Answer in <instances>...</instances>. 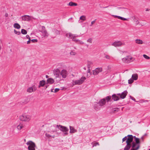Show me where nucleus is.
I'll use <instances>...</instances> for the list:
<instances>
[{
    "label": "nucleus",
    "instance_id": "1",
    "mask_svg": "<svg viewBox=\"0 0 150 150\" xmlns=\"http://www.w3.org/2000/svg\"><path fill=\"white\" fill-rule=\"evenodd\" d=\"M31 117L30 115L24 114L20 117V120L25 122H28L31 120Z\"/></svg>",
    "mask_w": 150,
    "mask_h": 150
},
{
    "label": "nucleus",
    "instance_id": "2",
    "mask_svg": "<svg viewBox=\"0 0 150 150\" xmlns=\"http://www.w3.org/2000/svg\"><path fill=\"white\" fill-rule=\"evenodd\" d=\"M66 36L68 38L72 39L73 41L76 42H77L79 41H80V40L79 39H76V37L78 36L77 35H73L71 33H69L66 34Z\"/></svg>",
    "mask_w": 150,
    "mask_h": 150
},
{
    "label": "nucleus",
    "instance_id": "3",
    "mask_svg": "<svg viewBox=\"0 0 150 150\" xmlns=\"http://www.w3.org/2000/svg\"><path fill=\"white\" fill-rule=\"evenodd\" d=\"M86 79L85 77L83 76L81 78L78 80H76L75 81H73V85H80L82 84L84 81Z\"/></svg>",
    "mask_w": 150,
    "mask_h": 150
},
{
    "label": "nucleus",
    "instance_id": "4",
    "mask_svg": "<svg viewBox=\"0 0 150 150\" xmlns=\"http://www.w3.org/2000/svg\"><path fill=\"white\" fill-rule=\"evenodd\" d=\"M26 144L28 145V149L29 150H35L36 146L35 143L31 141H28L26 143Z\"/></svg>",
    "mask_w": 150,
    "mask_h": 150
},
{
    "label": "nucleus",
    "instance_id": "5",
    "mask_svg": "<svg viewBox=\"0 0 150 150\" xmlns=\"http://www.w3.org/2000/svg\"><path fill=\"white\" fill-rule=\"evenodd\" d=\"M133 58L131 56L129 55L126 56L125 57L122 59V61L125 63H129L133 62Z\"/></svg>",
    "mask_w": 150,
    "mask_h": 150
},
{
    "label": "nucleus",
    "instance_id": "6",
    "mask_svg": "<svg viewBox=\"0 0 150 150\" xmlns=\"http://www.w3.org/2000/svg\"><path fill=\"white\" fill-rule=\"evenodd\" d=\"M56 127L60 131L63 132H67L69 130V129L67 127L60 125H57Z\"/></svg>",
    "mask_w": 150,
    "mask_h": 150
},
{
    "label": "nucleus",
    "instance_id": "7",
    "mask_svg": "<svg viewBox=\"0 0 150 150\" xmlns=\"http://www.w3.org/2000/svg\"><path fill=\"white\" fill-rule=\"evenodd\" d=\"M125 44L124 43H123L122 42L120 41H116L112 44V45L114 46L115 47H120L122 45H124Z\"/></svg>",
    "mask_w": 150,
    "mask_h": 150
},
{
    "label": "nucleus",
    "instance_id": "8",
    "mask_svg": "<svg viewBox=\"0 0 150 150\" xmlns=\"http://www.w3.org/2000/svg\"><path fill=\"white\" fill-rule=\"evenodd\" d=\"M21 18L22 20L26 21H30L31 20V18L34 19H35L32 16L26 15H25L22 16Z\"/></svg>",
    "mask_w": 150,
    "mask_h": 150
},
{
    "label": "nucleus",
    "instance_id": "9",
    "mask_svg": "<svg viewBox=\"0 0 150 150\" xmlns=\"http://www.w3.org/2000/svg\"><path fill=\"white\" fill-rule=\"evenodd\" d=\"M102 69L101 67H99L96 68L93 71V74L94 75H97L99 72L102 71Z\"/></svg>",
    "mask_w": 150,
    "mask_h": 150
},
{
    "label": "nucleus",
    "instance_id": "10",
    "mask_svg": "<svg viewBox=\"0 0 150 150\" xmlns=\"http://www.w3.org/2000/svg\"><path fill=\"white\" fill-rule=\"evenodd\" d=\"M128 137L126 141V143H130L133 141V137L132 135H128L127 136Z\"/></svg>",
    "mask_w": 150,
    "mask_h": 150
},
{
    "label": "nucleus",
    "instance_id": "11",
    "mask_svg": "<svg viewBox=\"0 0 150 150\" xmlns=\"http://www.w3.org/2000/svg\"><path fill=\"white\" fill-rule=\"evenodd\" d=\"M60 74L63 78H65L67 75V72L65 69H63L60 73Z\"/></svg>",
    "mask_w": 150,
    "mask_h": 150
},
{
    "label": "nucleus",
    "instance_id": "12",
    "mask_svg": "<svg viewBox=\"0 0 150 150\" xmlns=\"http://www.w3.org/2000/svg\"><path fill=\"white\" fill-rule=\"evenodd\" d=\"M36 90V88L33 86L32 87H30L28 88L27 89V92L29 93H31L35 91Z\"/></svg>",
    "mask_w": 150,
    "mask_h": 150
},
{
    "label": "nucleus",
    "instance_id": "13",
    "mask_svg": "<svg viewBox=\"0 0 150 150\" xmlns=\"http://www.w3.org/2000/svg\"><path fill=\"white\" fill-rule=\"evenodd\" d=\"M53 73L55 77L57 78L59 76L60 71L59 69H57L54 70Z\"/></svg>",
    "mask_w": 150,
    "mask_h": 150
},
{
    "label": "nucleus",
    "instance_id": "14",
    "mask_svg": "<svg viewBox=\"0 0 150 150\" xmlns=\"http://www.w3.org/2000/svg\"><path fill=\"white\" fill-rule=\"evenodd\" d=\"M98 103L99 106H102L105 104L106 103L105 100V98L101 99Z\"/></svg>",
    "mask_w": 150,
    "mask_h": 150
},
{
    "label": "nucleus",
    "instance_id": "15",
    "mask_svg": "<svg viewBox=\"0 0 150 150\" xmlns=\"http://www.w3.org/2000/svg\"><path fill=\"white\" fill-rule=\"evenodd\" d=\"M69 128L70 130L69 132L70 133H74L77 132V130L75 129L72 126H69Z\"/></svg>",
    "mask_w": 150,
    "mask_h": 150
},
{
    "label": "nucleus",
    "instance_id": "16",
    "mask_svg": "<svg viewBox=\"0 0 150 150\" xmlns=\"http://www.w3.org/2000/svg\"><path fill=\"white\" fill-rule=\"evenodd\" d=\"M117 8L118 9H121V11L122 13L123 14H125L127 13L128 9L127 8L122 7H118Z\"/></svg>",
    "mask_w": 150,
    "mask_h": 150
},
{
    "label": "nucleus",
    "instance_id": "17",
    "mask_svg": "<svg viewBox=\"0 0 150 150\" xmlns=\"http://www.w3.org/2000/svg\"><path fill=\"white\" fill-rule=\"evenodd\" d=\"M127 93L128 92L127 91H124L121 94V96H120V98L122 99L124 98L127 96Z\"/></svg>",
    "mask_w": 150,
    "mask_h": 150
},
{
    "label": "nucleus",
    "instance_id": "18",
    "mask_svg": "<svg viewBox=\"0 0 150 150\" xmlns=\"http://www.w3.org/2000/svg\"><path fill=\"white\" fill-rule=\"evenodd\" d=\"M46 83L45 81L44 80H42L40 81L39 82V85L38 86V88H40L41 87L43 86Z\"/></svg>",
    "mask_w": 150,
    "mask_h": 150
},
{
    "label": "nucleus",
    "instance_id": "19",
    "mask_svg": "<svg viewBox=\"0 0 150 150\" xmlns=\"http://www.w3.org/2000/svg\"><path fill=\"white\" fill-rule=\"evenodd\" d=\"M127 143V145L124 149V150H128L131 147V144L128 143Z\"/></svg>",
    "mask_w": 150,
    "mask_h": 150
},
{
    "label": "nucleus",
    "instance_id": "20",
    "mask_svg": "<svg viewBox=\"0 0 150 150\" xmlns=\"http://www.w3.org/2000/svg\"><path fill=\"white\" fill-rule=\"evenodd\" d=\"M47 83L52 84L54 83V81L53 79L50 78L47 80Z\"/></svg>",
    "mask_w": 150,
    "mask_h": 150
},
{
    "label": "nucleus",
    "instance_id": "21",
    "mask_svg": "<svg viewBox=\"0 0 150 150\" xmlns=\"http://www.w3.org/2000/svg\"><path fill=\"white\" fill-rule=\"evenodd\" d=\"M98 103H96L94 105V108L96 110H98L100 109V108L98 106Z\"/></svg>",
    "mask_w": 150,
    "mask_h": 150
},
{
    "label": "nucleus",
    "instance_id": "22",
    "mask_svg": "<svg viewBox=\"0 0 150 150\" xmlns=\"http://www.w3.org/2000/svg\"><path fill=\"white\" fill-rule=\"evenodd\" d=\"M43 34L44 37H47L49 35V34L46 30H44L43 31H40Z\"/></svg>",
    "mask_w": 150,
    "mask_h": 150
},
{
    "label": "nucleus",
    "instance_id": "23",
    "mask_svg": "<svg viewBox=\"0 0 150 150\" xmlns=\"http://www.w3.org/2000/svg\"><path fill=\"white\" fill-rule=\"evenodd\" d=\"M138 77V75L137 74H133L132 76V78L134 80H137Z\"/></svg>",
    "mask_w": 150,
    "mask_h": 150
},
{
    "label": "nucleus",
    "instance_id": "24",
    "mask_svg": "<svg viewBox=\"0 0 150 150\" xmlns=\"http://www.w3.org/2000/svg\"><path fill=\"white\" fill-rule=\"evenodd\" d=\"M112 99L114 101H116L119 99V98L115 94L112 95Z\"/></svg>",
    "mask_w": 150,
    "mask_h": 150
},
{
    "label": "nucleus",
    "instance_id": "25",
    "mask_svg": "<svg viewBox=\"0 0 150 150\" xmlns=\"http://www.w3.org/2000/svg\"><path fill=\"white\" fill-rule=\"evenodd\" d=\"M135 42L138 44H143V42L140 39H137L135 40Z\"/></svg>",
    "mask_w": 150,
    "mask_h": 150
},
{
    "label": "nucleus",
    "instance_id": "26",
    "mask_svg": "<svg viewBox=\"0 0 150 150\" xmlns=\"http://www.w3.org/2000/svg\"><path fill=\"white\" fill-rule=\"evenodd\" d=\"M68 5H69L70 6H77V4L76 3L73 2L72 1L70 2L68 4Z\"/></svg>",
    "mask_w": 150,
    "mask_h": 150
},
{
    "label": "nucleus",
    "instance_id": "27",
    "mask_svg": "<svg viewBox=\"0 0 150 150\" xmlns=\"http://www.w3.org/2000/svg\"><path fill=\"white\" fill-rule=\"evenodd\" d=\"M119 110V109L117 108H113L112 109L111 112L113 113H115L116 112H118Z\"/></svg>",
    "mask_w": 150,
    "mask_h": 150
},
{
    "label": "nucleus",
    "instance_id": "28",
    "mask_svg": "<svg viewBox=\"0 0 150 150\" xmlns=\"http://www.w3.org/2000/svg\"><path fill=\"white\" fill-rule=\"evenodd\" d=\"M23 127V125L22 124H20L17 126V128L19 130H21Z\"/></svg>",
    "mask_w": 150,
    "mask_h": 150
},
{
    "label": "nucleus",
    "instance_id": "29",
    "mask_svg": "<svg viewBox=\"0 0 150 150\" xmlns=\"http://www.w3.org/2000/svg\"><path fill=\"white\" fill-rule=\"evenodd\" d=\"M80 19L82 21V22L86 20V16L84 15L81 16L80 18Z\"/></svg>",
    "mask_w": 150,
    "mask_h": 150
},
{
    "label": "nucleus",
    "instance_id": "30",
    "mask_svg": "<svg viewBox=\"0 0 150 150\" xmlns=\"http://www.w3.org/2000/svg\"><path fill=\"white\" fill-rule=\"evenodd\" d=\"M14 27L16 28L19 29L20 28V25L18 23H15L14 25Z\"/></svg>",
    "mask_w": 150,
    "mask_h": 150
},
{
    "label": "nucleus",
    "instance_id": "31",
    "mask_svg": "<svg viewBox=\"0 0 150 150\" xmlns=\"http://www.w3.org/2000/svg\"><path fill=\"white\" fill-rule=\"evenodd\" d=\"M93 64V62L91 61H88L87 63L88 68H90L91 66Z\"/></svg>",
    "mask_w": 150,
    "mask_h": 150
},
{
    "label": "nucleus",
    "instance_id": "32",
    "mask_svg": "<svg viewBox=\"0 0 150 150\" xmlns=\"http://www.w3.org/2000/svg\"><path fill=\"white\" fill-rule=\"evenodd\" d=\"M112 16H113L115 18H118L119 19H120L122 20V19H123V18L122 17H121L120 16H116V15H112Z\"/></svg>",
    "mask_w": 150,
    "mask_h": 150
},
{
    "label": "nucleus",
    "instance_id": "33",
    "mask_svg": "<svg viewBox=\"0 0 150 150\" xmlns=\"http://www.w3.org/2000/svg\"><path fill=\"white\" fill-rule=\"evenodd\" d=\"M21 33L24 35L26 34L27 33V31L24 29H22L21 30Z\"/></svg>",
    "mask_w": 150,
    "mask_h": 150
},
{
    "label": "nucleus",
    "instance_id": "34",
    "mask_svg": "<svg viewBox=\"0 0 150 150\" xmlns=\"http://www.w3.org/2000/svg\"><path fill=\"white\" fill-rule=\"evenodd\" d=\"M111 98V96H108L105 97V100H106L107 102H108Z\"/></svg>",
    "mask_w": 150,
    "mask_h": 150
},
{
    "label": "nucleus",
    "instance_id": "35",
    "mask_svg": "<svg viewBox=\"0 0 150 150\" xmlns=\"http://www.w3.org/2000/svg\"><path fill=\"white\" fill-rule=\"evenodd\" d=\"M135 141L136 142V143L137 144H140L139 139V138H136Z\"/></svg>",
    "mask_w": 150,
    "mask_h": 150
},
{
    "label": "nucleus",
    "instance_id": "36",
    "mask_svg": "<svg viewBox=\"0 0 150 150\" xmlns=\"http://www.w3.org/2000/svg\"><path fill=\"white\" fill-rule=\"evenodd\" d=\"M92 144L93 145V147H94V146H96L97 145H99V144L98 142H95L94 143H92Z\"/></svg>",
    "mask_w": 150,
    "mask_h": 150
},
{
    "label": "nucleus",
    "instance_id": "37",
    "mask_svg": "<svg viewBox=\"0 0 150 150\" xmlns=\"http://www.w3.org/2000/svg\"><path fill=\"white\" fill-rule=\"evenodd\" d=\"M107 70L108 71L106 72V73H109L111 71V67L110 66H108L107 67Z\"/></svg>",
    "mask_w": 150,
    "mask_h": 150
},
{
    "label": "nucleus",
    "instance_id": "38",
    "mask_svg": "<svg viewBox=\"0 0 150 150\" xmlns=\"http://www.w3.org/2000/svg\"><path fill=\"white\" fill-rule=\"evenodd\" d=\"M134 22H135V23L136 25H138L139 23V22L138 20H137L136 18H134Z\"/></svg>",
    "mask_w": 150,
    "mask_h": 150
},
{
    "label": "nucleus",
    "instance_id": "39",
    "mask_svg": "<svg viewBox=\"0 0 150 150\" xmlns=\"http://www.w3.org/2000/svg\"><path fill=\"white\" fill-rule=\"evenodd\" d=\"M132 148H134L137 145L138 146V144H137L136 143L134 142H132Z\"/></svg>",
    "mask_w": 150,
    "mask_h": 150
},
{
    "label": "nucleus",
    "instance_id": "40",
    "mask_svg": "<svg viewBox=\"0 0 150 150\" xmlns=\"http://www.w3.org/2000/svg\"><path fill=\"white\" fill-rule=\"evenodd\" d=\"M70 54L71 55H75L76 54V52L73 51H71L70 52Z\"/></svg>",
    "mask_w": 150,
    "mask_h": 150
},
{
    "label": "nucleus",
    "instance_id": "41",
    "mask_svg": "<svg viewBox=\"0 0 150 150\" xmlns=\"http://www.w3.org/2000/svg\"><path fill=\"white\" fill-rule=\"evenodd\" d=\"M134 81V80L132 79H130L128 80V83L129 84H131Z\"/></svg>",
    "mask_w": 150,
    "mask_h": 150
},
{
    "label": "nucleus",
    "instance_id": "42",
    "mask_svg": "<svg viewBox=\"0 0 150 150\" xmlns=\"http://www.w3.org/2000/svg\"><path fill=\"white\" fill-rule=\"evenodd\" d=\"M143 56L146 59H150L149 57L146 54H144L143 55Z\"/></svg>",
    "mask_w": 150,
    "mask_h": 150
},
{
    "label": "nucleus",
    "instance_id": "43",
    "mask_svg": "<svg viewBox=\"0 0 150 150\" xmlns=\"http://www.w3.org/2000/svg\"><path fill=\"white\" fill-rule=\"evenodd\" d=\"M139 147H140L139 145H138V146H137V147H136V148L134 149V148H132V149H131L130 150H137L139 148Z\"/></svg>",
    "mask_w": 150,
    "mask_h": 150
},
{
    "label": "nucleus",
    "instance_id": "44",
    "mask_svg": "<svg viewBox=\"0 0 150 150\" xmlns=\"http://www.w3.org/2000/svg\"><path fill=\"white\" fill-rule=\"evenodd\" d=\"M54 128V127H51L50 129H52V130L51 129L50 130L52 132H57V130L56 129H53V128Z\"/></svg>",
    "mask_w": 150,
    "mask_h": 150
},
{
    "label": "nucleus",
    "instance_id": "45",
    "mask_svg": "<svg viewBox=\"0 0 150 150\" xmlns=\"http://www.w3.org/2000/svg\"><path fill=\"white\" fill-rule=\"evenodd\" d=\"M14 31L15 33L17 35H19L21 34V32L20 31H17L15 30H14Z\"/></svg>",
    "mask_w": 150,
    "mask_h": 150
},
{
    "label": "nucleus",
    "instance_id": "46",
    "mask_svg": "<svg viewBox=\"0 0 150 150\" xmlns=\"http://www.w3.org/2000/svg\"><path fill=\"white\" fill-rule=\"evenodd\" d=\"M87 41L88 42L91 43L92 42V39L91 38H90Z\"/></svg>",
    "mask_w": 150,
    "mask_h": 150
},
{
    "label": "nucleus",
    "instance_id": "47",
    "mask_svg": "<svg viewBox=\"0 0 150 150\" xmlns=\"http://www.w3.org/2000/svg\"><path fill=\"white\" fill-rule=\"evenodd\" d=\"M96 19L95 20L92 21L91 22V24L90 25V26H92L96 22Z\"/></svg>",
    "mask_w": 150,
    "mask_h": 150
},
{
    "label": "nucleus",
    "instance_id": "48",
    "mask_svg": "<svg viewBox=\"0 0 150 150\" xmlns=\"http://www.w3.org/2000/svg\"><path fill=\"white\" fill-rule=\"evenodd\" d=\"M31 41L32 42H38V40L35 39H33L31 40Z\"/></svg>",
    "mask_w": 150,
    "mask_h": 150
},
{
    "label": "nucleus",
    "instance_id": "49",
    "mask_svg": "<svg viewBox=\"0 0 150 150\" xmlns=\"http://www.w3.org/2000/svg\"><path fill=\"white\" fill-rule=\"evenodd\" d=\"M45 136H46V137H47L48 138H49L50 137H51V136H52L50 135L49 134H48L47 133H46L45 134Z\"/></svg>",
    "mask_w": 150,
    "mask_h": 150
},
{
    "label": "nucleus",
    "instance_id": "50",
    "mask_svg": "<svg viewBox=\"0 0 150 150\" xmlns=\"http://www.w3.org/2000/svg\"><path fill=\"white\" fill-rule=\"evenodd\" d=\"M105 57L106 58L108 59H110V56L108 55H106L105 56Z\"/></svg>",
    "mask_w": 150,
    "mask_h": 150
},
{
    "label": "nucleus",
    "instance_id": "51",
    "mask_svg": "<svg viewBox=\"0 0 150 150\" xmlns=\"http://www.w3.org/2000/svg\"><path fill=\"white\" fill-rule=\"evenodd\" d=\"M59 88H55L54 90V92L55 93H56V92H58V91H59Z\"/></svg>",
    "mask_w": 150,
    "mask_h": 150
},
{
    "label": "nucleus",
    "instance_id": "52",
    "mask_svg": "<svg viewBox=\"0 0 150 150\" xmlns=\"http://www.w3.org/2000/svg\"><path fill=\"white\" fill-rule=\"evenodd\" d=\"M130 97L132 100H133L134 101H136L135 99L133 97H132L131 96H130Z\"/></svg>",
    "mask_w": 150,
    "mask_h": 150
},
{
    "label": "nucleus",
    "instance_id": "53",
    "mask_svg": "<svg viewBox=\"0 0 150 150\" xmlns=\"http://www.w3.org/2000/svg\"><path fill=\"white\" fill-rule=\"evenodd\" d=\"M127 137L126 136V137H124V138H123L122 139V140L123 142L125 141V140L126 139H127Z\"/></svg>",
    "mask_w": 150,
    "mask_h": 150
},
{
    "label": "nucleus",
    "instance_id": "54",
    "mask_svg": "<svg viewBox=\"0 0 150 150\" xmlns=\"http://www.w3.org/2000/svg\"><path fill=\"white\" fill-rule=\"evenodd\" d=\"M44 30H45V28L44 26L42 27V30L41 31H43Z\"/></svg>",
    "mask_w": 150,
    "mask_h": 150
},
{
    "label": "nucleus",
    "instance_id": "55",
    "mask_svg": "<svg viewBox=\"0 0 150 150\" xmlns=\"http://www.w3.org/2000/svg\"><path fill=\"white\" fill-rule=\"evenodd\" d=\"M78 42H79V43L80 44H84V42H83L80 41H80H79Z\"/></svg>",
    "mask_w": 150,
    "mask_h": 150
},
{
    "label": "nucleus",
    "instance_id": "56",
    "mask_svg": "<svg viewBox=\"0 0 150 150\" xmlns=\"http://www.w3.org/2000/svg\"><path fill=\"white\" fill-rule=\"evenodd\" d=\"M65 132L64 133V136L67 135L68 134L67 132Z\"/></svg>",
    "mask_w": 150,
    "mask_h": 150
},
{
    "label": "nucleus",
    "instance_id": "57",
    "mask_svg": "<svg viewBox=\"0 0 150 150\" xmlns=\"http://www.w3.org/2000/svg\"><path fill=\"white\" fill-rule=\"evenodd\" d=\"M8 13H6L5 14V16L6 17H7L8 16Z\"/></svg>",
    "mask_w": 150,
    "mask_h": 150
},
{
    "label": "nucleus",
    "instance_id": "58",
    "mask_svg": "<svg viewBox=\"0 0 150 150\" xmlns=\"http://www.w3.org/2000/svg\"><path fill=\"white\" fill-rule=\"evenodd\" d=\"M79 134H80V135L81 134H82V133H83L82 131H81L80 130H79Z\"/></svg>",
    "mask_w": 150,
    "mask_h": 150
},
{
    "label": "nucleus",
    "instance_id": "59",
    "mask_svg": "<svg viewBox=\"0 0 150 150\" xmlns=\"http://www.w3.org/2000/svg\"><path fill=\"white\" fill-rule=\"evenodd\" d=\"M26 38L27 39H28L30 37L28 35H27L26 36Z\"/></svg>",
    "mask_w": 150,
    "mask_h": 150
},
{
    "label": "nucleus",
    "instance_id": "60",
    "mask_svg": "<svg viewBox=\"0 0 150 150\" xmlns=\"http://www.w3.org/2000/svg\"><path fill=\"white\" fill-rule=\"evenodd\" d=\"M88 71L87 72V73H90V68H88Z\"/></svg>",
    "mask_w": 150,
    "mask_h": 150
},
{
    "label": "nucleus",
    "instance_id": "61",
    "mask_svg": "<svg viewBox=\"0 0 150 150\" xmlns=\"http://www.w3.org/2000/svg\"><path fill=\"white\" fill-rule=\"evenodd\" d=\"M127 20V19L126 18H123V19H122V20L126 21V20Z\"/></svg>",
    "mask_w": 150,
    "mask_h": 150
},
{
    "label": "nucleus",
    "instance_id": "62",
    "mask_svg": "<svg viewBox=\"0 0 150 150\" xmlns=\"http://www.w3.org/2000/svg\"><path fill=\"white\" fill-rule=\"evenodd\" d=\"M30 41L28 40L27 42V44H29L30 43Z\"/></svg>",
    "mask_w": 150,
    "mask_h": 150
},
{
    "label": "nucleus",
    "instance_id": "63",
    "mask_svg": "<svg viewBox=\"0 0 150 150\" xmlns=\"http://www.w3.org/2000/svg\"><path fill=\"white\" fill-rule=\"evenodd\" d=\"M150 10V9L149 8H146V11H149Z\"/></svg>",
    "mask_w": 150,
    "mask_h": 150
},
{
    "label": "nucleus",
    "instance_id": "64",
    "mask_svg": "<svg viewBox=\"0 0 150 150\" xmlns=\"http://www.w3.org/2000/svg\"><path fill=\"white\" fill-rule=\"evenodd\" d=\"M56 33H58V34L59 33V31L57 30H56Z\"/></svg>",
    "mask_w": 150,
    "mask_h": 150
}]
</instances>
